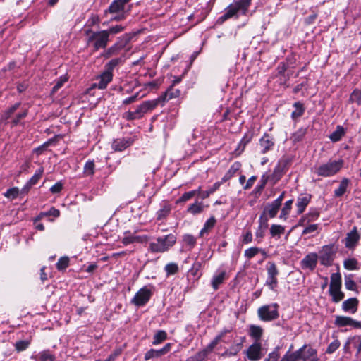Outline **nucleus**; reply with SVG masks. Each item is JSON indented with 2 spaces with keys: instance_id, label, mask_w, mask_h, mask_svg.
Here are the masks:
<instances>
[{
  "instance_id": "15",
  "label": "nucleus",
  "mask_w": 361,
  "mask_h": 361,
  "mask_svg": "<svg viewBox=\"0 0 361 361\" xmlns=\"http://www.w3.org/2000/svg\"><path fill=\"white\" fill-rule=\"evenodd\" d=\"M267 273L268 277L267 279V283L271 289H274L277 285L276 276L278 275V270L274 263L270 264L267 268Z\"/></svg>"
},
{
  "instance_id": "38",
  "label": "nucleus",
  "mask_w": 361,
  "mask_h": 361,
  "mask_svg": "<svg viewBox=\"0 0 361 361\" xmlns=\"http://www.w3.org/2000/svg\"><path fill=\"white\" fill-rule=\"evenodd\" d=\"M294 107L295 110L292 112L291 117L293 119H296L303 114L305 109L303 105L299 102L294 104Z\"/></svg>"
},
{
  "instance_id": "49",
  "label": "nucleus",
  "mask_w": 361,
  "mask_h": 361,
  "mask_svg": "<svg viewBox=\"0 0 361 361\" xmlns=\"http://www.w3.org/2000/svg\"><path fill=\"white\" fill-rule=\"evenodd\" d=\"M69 264V258L68 257H62L56 263V268L59 270H63L66 269Z\"/></svg>"
},
{
  "instance_id": "59",
  "label": "nucleus",
  "mask_w": 361,
  "mask_h": 361,
  "mask_svg": "<svg viewBox=\"0 0 361 361\" xmlns=\"http://www.w3.org/2000/svg\"><path fill=\"white\" fill-rule=\"evenodd\" d=\"M345 286L346 289L350 290H355L356 288V284L355 281L350 277L345 278Z\"/></svg>"
},
{
  "instance_id": "54",
  "label": "nucleus",
  "mask_w": 361,
  "mask_h": 361,
  "mask_svg": "<svg viewBox=\"0 0 361 361\" xmlns=\"http://www.w3.org/2000/svg\"><path fill=\"white\" fill-rule=\"evenodd\" d=\"M205 358V353L199 351L195 355L188 358L185 361H203Z\"/></svg>"
},
{
  "instance_id": "47",
  "label": "nucleus",
  "mask_w": 361,
  "mask_h": 361,
  "mask_svg": "<svg viewBox=\"0 0 361 361\" xmlns=\"http://www.w3.org/2000/svg\"><path fill=\"white\" fill-rule=\"evenodd\" d=\"M122 61V59L121 58H116L111 59L108 63L105 66V70L109 71L110 73H112L114 68L118 66L121 62Z\"/></svg>"
},
{
  "instance_id": "43",
  "label": "nucleus",
  "mask_w": 361,
  "mask_h": 361,
  "mask_svg": "<svg viewBox=\"0 0 361 361\" xmlns=\"http://www.w3.org/2000/svg\"><path fill=\"white\" fill-rule=\"evenodd\" d=\"M216 224V219L214 217H210L204 224L203 228L200 231V235H203L205 233H207L208 231L212 228Z\"/></svg>"
},
{
  "instance_id": "16",
  "label": "nucleus",
  "mask_w": 361,
  "mask_h": 361,
  "mask_svg": "<svg viewBox=\"0 0 361 361\" xmlns=\"http://www.w3.org/2000/svg\"><path fill=\"white\" fill-rule=\"evenodd\" d=\"M171 344L167 343L160 350L150 349L145 355V360H148L154 357H159L166 354L171 349Z\"/></svg>"
},
{
  "instance_id": "62",
  "label": "nucleus",
  "mask_w": 361,
  "mask_h": 361,
  "mask_svg": "<svg viewBox=\"0 0 361 361\" xmlns=\"http://www.w3.org/2000/svg\"><path fill=\"white\" fill-rule=\"evenodd\" d=\"M268 181V176H266L265 175H264L261 180H260V184L259 185H258L257 187V192H256V195L258 194V193H260L261 191L263 190V188H264V185L265 184L267 183V182Z\"/></svg>"
},
{
  "instance_id": "1",
  "label": "nucleus",
  "mask_w": 361,
  "mask_h": 361,
  "mask_svg": "<svg viewBox=\"0 0 361 361\" xmlns=\"http://www.w3.org/2000/svg\"><path fill=\"white\" fill-rule=\"evenodd\" d=\"M248 10V0H235L227 6L224 13L220 16L217 23L222 24L224 21L231 18H238L240 16L246 15Z\"/></svg>"
},
{
  "instance_id": "10",
  "label": "nucleus",
  "mask_w": 361,
  "mask_h": 361,
  "mask_svg": "<svg viewBox=\"0 0 361 361\" xmlns=\"http://www.w3.org/2000/svg\"><path fill=\"white\" fill-rule=\"evenodd\" d=\"M152 295L151 289L145 286L137 292L133 298L131 302L136 306H143L149 300Z\"/></svg>"
},
{
  "instance_id": "40",
  "label": "nucleus",
  "mask_w": 361,
  "mask_h": 361,
  "mask_svg": "<svg viewBox=\"0 0 361 361\" xmlns=\"http://www.w3.org/2000/svg\"><path fill=\"white\" fill-rule=\"evenodd\" d=\"M281 175L282 169L281 167V164L279 163V164L275 167L273 174L270 178L268 177V179L270 178V180L272 181V183L275 184L281 178Z\"/></svg>"
},
{
  "instance_id": "28",
  "label": "nucleus",
  "mask_w": 361,
  "mask_h": 361,
  "mask_svg": "<svg viewBox=\"0 0 361 361\" xmlns=\"http://www.w3.org/2000/svg\"><path fill=\"white\" fill-rule=\"evenodd\" d=\"M226 277V272L224 271H219L214 275L212 280V286L216 290L219 288V286L224 282Z\"/></svg>"
},
{
  "instance_id": "36",
  "label": "nucleus",
  "mask_w": 361,
  "mask_h": 361,
  "mask_svg": "<svg viewBox=\"0 0 361 361\" xmlns=\"http://www.w3.org/2000/svg\"><path fill=\"white\" fill-rule=\"evenodd\" d=\"M285 231L284 226L278 224H273L270 227V233L272 237H277L279 238Z\"/></svg>"
},
{
  "instance_id": "48",
  "label": "nucleus",
  "mask_w": 361,
  "mask_h": 361,
  "mask_svg": "<svg viewBox=\"0 0 361 361\" xmlns=\"http://www.w3.org/2000/svg\"><path fill=\"white\" fill-rule=\"evenodd\" d=\"M124 236L122 238V243L124 245H128L129 244L134 243V235H133L130 231H128L124 232Z\"/></svg>"
},
{
  "instance_id": "37",
  "label": "nucleus",
  "mask_w": 361,
  "mask_h": 361,
  "mask_svg": "<svg viewBox=\"0 0 361 361\" xmlns=\"http://www.w3.org/2000/svg\"><path fill=\"white\" fill-rule=\"evenodd\" d=\"M204 209V205L202 202H195L188 208V212L193 215L201 213Z\"/></svg>"
},
{
  "instance_id": "7",
  "label": "nucleus",
  "mask_w": 361,
  "mask_h": 361,
  "mask_svg": "<svg viewBox=\"0 0 361 361\" xmlns=\"http://www.w3.org/2000/svg\"><path fill=\"white\" fill-rule=\"evenodd\" d=\"M341 278L339 274H333L331 276L329 293L334 302H338L344 298V293L341 290Z\"/></svg>"
},
{
  "instance_id": "17",
  "label": "nucleus",
  "mask_w": 361,
  "mask_h": 361,
  "mask_svg": "<svg viewBox=\"0 0 361 361\" xmlns=\"http://www.w3.org/2000/svg\"><path fill=\"white\" fill-rule=\"evenodd\" d=\"M180 95V90L176 88H174L173 86H171L163 95L156 99V100H159V104L161 102H165L171 99L178 98Z\"/></svg>"
},
{
  "instance_id": "29",
  "label": "nucleus",
  "mask_w": 361,
  "mask_h": 361,
  "mask_svg": "<svg viewBox=\"0 0 361 361\" xmlns=\"http://www.w3.org/2000/svg\"><path fill=\"white\" fill-rule=\"evenodd\" d=\"M226 333V331H224L221 332L219 335L216 336V338L204 350L200 351L205 353V357H207L208 354L213 350V349L221 340L222 337L225 335Z\"/></svg>"
},
{
  "instance_id": "25",
  "label": "nucleus",
  "mask_w": 361,
  "mask_h": 361,
  "mask_svg": "<svg viewBox=\"0 0 361 361\" xmlns=\"http://www.w3.org/2000/svg\"><path fill=\"white\" fill-rule=\"evenodd\" d=\"M259 144L260 147H262V152L263 153H266L267 152L271 150L274 145L273 138L269 135H264L261 138Z\"/></svg>"
},
{
  "instance_id": "63",
  "label": "nucleus",
  "mask_w": 361,
  "mask_h": 361,
  "mask_svg": "<svg viewBox=\"0 0 361 361\" xmlns=\"http://www.w3.org/2000/svg\"><path fill=\"white\" fill-rule=\"evenodd\" d=\"M63 184L61 182H57L50 188V190L52 193H57L61 192Z\"/></svg>"
},
{
  "instance_id": "51",
  "label": "nucleus",
  "mask_w": 361,
  "mask_h": 361,
  "mask_svg": "<svg viewBox=\"0 0 361 361\" xmlns=\"http://www.w3.org/2000/svg\"><path fill=\"white\" fill-rule=\"evenodd\" d=\"M305 228L302 231V235L311 234L316 232L318 229L319 225L316 224H309L304 226Z\"/></svg>"
},
{
  "instance_id": "20",
  "label": "nucleus",
  "mask_w": 361,
  "mask_h": 361,
  "mask_svg": "<svg viewBox=\"0 0 361 361\" xmlns=\"http://www.w3.org/2000/svg\"><path fill=\"white\" fill-rule=\"evenodd\" d=\"M319 216V212L317 210H311L303 216L298 222V226H305L314 221Z\"/></svg>"
},
{
  "instance_id": "53",
  "label": "nucleus",
  "mask_w": 361,
  "mask_h": 361,
  "mask_svg": "<svg viewBox=\"0 0 361 361\" xmlns=\"http://www.w3.org/2000/svg\"><path fill=\"white\" fill-rule=\"evenodd\" d=\"M340 345L341 344L338 340H334L329 345L326 353L329 354L334 353L339 348Z\"/></svg>"
},
{
  "instance_id": "52",
  "label": "nucleus",
  "mask_w": 361,
  "mask_h": 361,
  "mask_svg": "<svg viewBox=\"0 0 361 361\" xmlns=\"http://www.w3.org/2000/svg\"><path fill=\"white\" fill-rule=\"evenodd\" d=\"M171 207L169 205H164L157 212V219H161L166 217L170 212Z\"/></svg>"
},
{
  "instance_id": "11",
  "label": "nucleus",
  "mask_w": 361,
  "mask_h": 361,
  "mask_svg": "<svg viewBox=\"0 0 361 361\" xmlns=\"http://www.w3.org/2000/svg\"><path fill=\"white\" fill-rule=\"evenodd\" d=\"M334 324L338 327L349 326L353 329H361L360 322L345 316H336Z\"/></svg>"
},
{
  "instance_id": "4",
  "label": "nucleus",
  "mask_w": 361,
  "mask_h": 361,
  "mask_svg": "<svg viewBox=\"0 0 361 361\" xmlns=\"http://www.w3.org/2000/svg\"><path fill=\"white\" fill-rule=\"evenodd\" d=\"M159 104V100H148L143 102L137 106L134 111H126L123 114V118L127 121L140 119L148 111L154 109Z\"/></svg>"
},
{
  "instance_id": "42",
  "label": "nucleus",
  "mask_w": 361,
  "mask_h": 361,
  "mask_svg": "<svg viewBox=\"0 0 361 361\" xmlns=\"http://www.w3.org/2000/svg\"><path fill=\"white\" fill-rule=\"evenodd\" d=\"M30 344V340H20L16 341L14 346L17 352H21L26 350Z\"/></svg>"
},
{
  "instance_id": "18",
  "label": "nucleus",
  "mask_w": 361,
  "mask_h": 361,
  "mask_svg": "<svg viewBox=\"0 0 361 361\" xmlns=\"http://www.w3.org/2000/svg\"><path fill=\"white\" fill-rule=\"evenodd\" d=\"M359 301L356 298H349L342 303V309L345 312L355 314L357 310Z\"/></svg>"
},
{
  "instance_id": "8",
  "label": "nucleus",
  "mask_w": 361,
  "mask_h": 361,
  "mask_svg": "<svg viewBox=\"0 0 361 361\" xmlns=\"http://www.w3.org/2000/svg\"><path fill=\"white\" fill-rule=\"evenodd\" d=\"M88 42L92 43L96 50L105 48L109 42L108 32L102 30L99 32H88Z\"/></svg>"
},
{
  "instance_id": "34",
  "label": "nucleus",
  "mask_w": 361,
  "mask_h": 361,
  "mask_svg": "<svg viewBox=\"0 0 361 361\" xmlns=\"http://www.w3.org/2000/svg\"><path fill=\"white\" fill-rule=\"evenodd\" d=\"M293 202V200H290L285 202V204L281 209V214L279 215V218L281 219H283V220L287 219V218L290 212L291 208H292Z\"/></svg>"
},
{
  "instance_id": "32",
  "label": "nucleus",
  "mask_w": 361,
  "mask_h": 361,
  "mask_svg": "<svg viewBox=\"0 0 361 361\" xmlns=\"http://www.w3.org/2000/svg\"><path fill=\"white\" fill-rule=\"evenodd\" d=\"M349 183L348 178H343L338 188L334 190V195L337 197H341L346 192Z\"/></svg>"
},
{
  "instance_id": "35",
  "label": "nucleus",
  "mask_w": 361,
  "mask_h": 361,
  "mask_svg": "<svg viewBox=\"0 0 361 361\" xmlns=\"http://www.w3.org/2000/svg\"><path fill=\"white\" fill-rule=\"evenodd\" d=\"M123 49V46L118 43L114 44L111 47H109L104 54V56L105 58H109L114 55L117 54L121 49Z\"/></svg>"
},
{
  "instance_id": "21",
  "label": "nucleus",
  "mask_w": 361,
  "mask_h": 361,
  "mask_svg": "<svg viewBox=\"0 0 361 361\" xmlns=\"http://www.w3.org/2000/svg\"><path fill=\"white\" fill-rule=\"evenodd\" d=\"M310 199L311 196L310 195H300L298 197L296 202L298 214H300L305 211L310 203Z\"/></svg>"
},
{
  "instance_id": "26",
  "label": "nucleus",
  "mask_w": 361,
  "mask_h": 361,
  "mask_svg": "<svg viewBox=\"0 0 361 361\" xmlns=\"http://www.w3.org/2000/svg\"><path fill=\"white\" fill-rule=\"evenodd\" d=\"M302 361H319L317 350L312 348H307L302 352Z\"/></svg>"
},
{
  "instance_id": "23",
  "label": "nucleus",
  "mask_w": 361,
  "mask_h": 361,
  "mask_svg": "<svg viewBox=\"0 0 361 361\" xmlns=\"http://www.w3.org/2000/svg\"><path fill=\"white\" fill-rule=\"evenodd\" d=\"M264 329L257 325H250V336L254 340V342H262V337Z\"/></svg>"
},
{
  "instance_id": "2",
  "label": "nucleus",
  "mask_w": 361,
  "mask_h": 361,
  "mask_svg": "<svg viewBox=\"0 0 361 361\" xmlns=\"http://www.w3.org/2000/svg\"><path fill=\"white\" fill-rule=\"evenodd\" d=\"M130 0H114L105 11V14L111 15V21H121L125 19L129 13L131 6L128 4Z\"/></svg>"
},
{
  "instance_id": "50",
  "label": "nucleus",
  "mask_w": 361,
  "mask_h": 361,
  "mask_svg": "<svg viewBox=\"0 0 361 361\" xmlns=\"http://www.w3.org/2000/svg\"><path fill=\"white\" fill-rule=\"evenodd\" d=\"M221 183L216 182L215 183L211 188L208 190L203 191L201 192V197L202 199L207 198L211 194H212L214 191H216L220 186Z\"/></svg>"
},
{
  "instance_id": "57",
  "label": "nucleus",
  "mask_w": 361,
  "mask_h": 361,
  "mask_svg": "<svg viewBox=\"0 0 361 361\" xmlns=\"http://www.w3.org/2000/svg\"><path fill=\"white\" fill-rule=\"evenodd\" d=\"M279 357V348H276L273 352L269 354L268 357L264 361H278Z\"/></svg>"
},
{
  "instance_id": "6",
  "label": "nucleus",
  "mask_w": 361,
  "mask_h": 361,
  "mask_svg": "<svg viewBox=\"0 0 361 361\" xmlns=\"http://www.w3.org/2000/svg\"><path fill=\"white\" fill-rule=\"evenodd\" d=\"M257 315L264 322L275 320L279 317V305L276 303H272L262 306L257 310Z\"/></svg>"
},
{
  "instance_id": "39",
  "label": "nucleus",
  "mask_w": 361,
  "mask_h": 361,
  "mask_svg": "<svg viewBox=\"0 0 361 361\" xmlns=\"http://www.w3.org/2000/svg\"><path fill=\"white\" fill-rule=\"evenodd\" d=\"M167 338L166 333L164 331H158L154 336L152 344L158 345L165 341Z\"/></svg>"
},
{
  "instance_id": "9",
  "label": "nucleus",
  "mask_w": 361,
  "mask_h": 361,
  "mask_svg": "<svg viewBox=\"0 0 361 361\" xmlns=\"http://www.w3.org/2000/svg\"><path fill=\"white\" fill-rule=\"evenodd\" d=\"M266 344L262 342H253L250 345V360H261L267 353Z\"/></svg>"
},
{
  "instance_id": "45",
  "label": "nucleus",
  "mask_w": 361,
  "mask_h": 361,
  "mask_svg": "<svg viewBox=\"0 0 361 361\" xmlns=\"http://www.w3.org/2000/svg\"><path fill=\"white\" fill-rule=\"evenodd\" d=\"M200 193V188L192 191H189L188 192L184 193L180 198L177 201V202H186L188 200L193 197L196 194Z\"/></svg>"
},
{
  "instance_id": "64",
  "label": "nucleus",
  "mask_w": 361,
  "mask_h": 361,
  "mask_svg": "<svg viewBox=\"0 0 361 361\" xmlns=\"http://www.w3.org/2000/svg\"><path fill=\"white\" fill-rule=\"evenodd\" d=\"M39 359L40 361H54V357L47 353H42Z\"/></svg>"
},
{
  "instance_id": "24",
  "label": "nucleus",
  "mask_w": 361,
  "mask_h": 361,
  "mask_svg": "<svg viewBox=\"0 0 361 361\" xmlns=\"http://www.w3.org/2000/svg\"><path fill=\"white\" fill-rule=\"evenodd\" d=\"M43 172L44 169L42 167L37 169L34 176L27 181V183L23 187V190L25 192H27L32 185H35L38 182V180L42 177Z\"/></svg>"
},
{
  "instance_id": "56",
  "label": "nucleus",
  "mask_w": 361,
  "mask_h": 361,
  "mask_svg": "<svg viewBox=\"0 0 361 361\" xmlns=\"http://www.w3.org/2000/svg\"><path fill=\"white\" fill-rule=\"evenodd\" d=\"M68 78L66 76L61 77L60 79L56 82V85L53 87L51 93L54 94L60 89L65 82H66Z\"/></svg>"
},
{
  "instance_id": "60",
  "label": "nucleus",
  "mask_w": 361,
  "mask_h": 361,
  "mask_svg": "<svg viewBox=\"0 0 361 361\" xmlns=\"http://www.w3.org/2000/svg\"><path fill=\"white\" fill-rule=\"evenodd\" d=\"M350 99L353 102H356L358 104L361 103V90H355L351 95H350Z\"/></svg>"
},
{
  "instance_id": "33",
  "label": "nucleus",
  "mask_w": 361,
  "mask_h": 361,
  "mask_svg": "<svg viewBox=\"0 0 361 361\" xmlns=\"http://www.w3.org/2000/svg\"><path fill=\"white\" fill-rule=\"evenodd\" d=\"M345 132V129L341 126H338L335 131H334L330 135L329 139L334 142L339 141L343 136H344Z\"/></svg>"
},
{
  "instance_id": "46",
  "label": "nucleus",
  "mask_w": 361,
  "mask_h": 361,
  "mask_svg": "<svg viewBox=\"0 0 361 361\" xmlns=\"http://www.w3.org/2000/svg\"><path fill=\"white\" fill-rule=\"evenodd\" d=\"M164 270L166 271L167 275H171L175 274L178 271V264L173 262L167 264L165 267Z\"/></svg>"
},
{
  "instance_id": "55",
  "label": "nucleus",
  "mask_w": 361,
  "mask_h": 361,
  "mask_svg": "<svg viewBox=\"0 0 361 361\" xmlns=\"http://www.w3.org/2000/svg\"><path fill=\"white\" fill-rule=\"evenodd\" d=\"M19 193V190L18 188H13L6 191L4 195L10 199H15L18 197Z\"/></svg>"
},
{
  "instance_id": "58",
  "label": "nucleus",
  "mask_w": 361,
  "mask_h": 361,
  "mask_svg": "<svg viewBox=\"0 0 361 361\" xmlns=\"http://www.w3.org/2000/svg\"><path fill=\"white\" fill-rule=\"evenodd\" d=\"M183 241L184 243L190 246V247H192L196 244V240L192 235H185L183 236Z\"/></svg>"
},
{
  "instance_id": "31",
  "label": "nucleus",
  "mask_w": 361,
  "mask_h": 361,
  "mask_svg": "<svg viewBox=\"0 0 361 361\" xmlns=\"http://www.w3.org/2000/svg\"><path fill=\"white\" fill-rule=\"evenodd\" d=\"M255 257H257V260L259 262H262L266 258V253L262 250L256 247H251L250 248V258H253Z\"/></svg>"
},
{
  "instance_id": "22",
  "label": "nucleus",
  "mask_w": 361,
  "mask_h": 361,
  "mask_svg": "<svg viewBox=\"0 0 361 361\" xmlns=\"http://www.w3.org/2000/svg\"><path fill=\"white\" fill-rule=\"evenodd\" d=\"M360 239L357 228L355 227L350 233L347 234L345 238V247L348 248L353 247Z\"/></svg>"
},
{
  "instance_id": "30",
  "label": "nucleus",
  "mask_w": 361,
  "mask_h": 361,
  "mask_svg": "<svg viewBox=\"0 0 361 361\" xmlns=\"http://www.w3.org/2000/svg\"><path fill=\"white\" fill-rule=\"evenodd\" d=\"M281 206L278 202L273 201L266 207L265 212L270 218H274L276 216Z\"/></svg>"
},
{
  "instance_id": "61",
  "label": "nucleus",
  "mask_w": 361,
  "mask_h": 361,
  "mask_svg": "<svg viewBox=\"0 0 361 361\" xmlns=\"http://www.w3.org/2000/svg\"><path fill=\"white\" fill-rule=\"evenodd\" d=\"M123 30H124L123 26H122L121 25H118L110 27L109 30H107L106 31L108 32V35L109 36L110 35H115V34L119 33V32H122Z\"/></svg>"
},
{
  "instance_id": "14",
  "label": "nucleus",
  "mask_w": 361,
  "mask_h": 361,
  "mask_svg": "<svg viewBox=\"0 0 361 361\" xmlns=\"http://www.w3.org/2000/svg\"><path fill=\"white\" fill-rule=\"evenodd\" d=\"M113 74L109 71H104L99 76L98 82L94 83L93 87H98L100 90L105 89L107 85L112 80Z\"/></svg>"
},
{
  "instance_id": "12",
  "label": "nucleus",
  "mask_w": 361,
  "mask_h": 361,
  "mask_svg": "<svg viewBox=\"0 0 361 361\" xmlns=\"http://www.w3.org/2000/svg\"><path fill=\"white\" fill-rule=\"evenodd\" d=\"M334 250L332 245H326L322 247L319 252V259L322 264L328 266L331 264L334 260Z\"/></svg>"
},
{
  "instance_id": "5",
  "label": "nucleus",
  "mask_w": 361,
  "mask_h": 361,
  "mask_svg": "<svg viewBox=\"0 0 361 361\" xmlns=\"http://www.w3.org/2000/svg\"><path fill=\"white\" fill-rule=\"evenodd\" d=\"M176 242V237L173 234L159 237L149 244V250L152 252H164L173 247Z\"/></svg>"
},
{
  "instance_id": "27",
  "label": "nucleus",
  "mask_w": 361,
  "mask_h": 361,
  "mask_svg": "<svg viewBox=\"0 0 361 361\" xmlns=\"http://www.w3.org/2000/svg\"><path fill=\"white\" fill-rule=\"evenodd\" d=\"M131 145L130 140L116 139L112 143V148L115 151L121 152Z\"/></svg>"
},
{
  "instance_id": "13",
  "label": "nucleus",
  "mask_w": 361,
  "mask_h": 361,
  "mask_svg": "<svg viewBox=\"0 0 361 361\" xmlns=\"http://www.w3.org/2000/svg\"><path fill=\"white\" fill-rule=\"evenodd\" d=\"M317 254L311 252L307 255L301 261L302 269L313 270L317 266Z\"/></svg>"
},
{
  "instance_id": "44",
  "label": "nucleus",
  "mask_w": 361,
  "mask_h": 361,
  "mask_svg": "<svg viewBox=\"0 0 361 361\" xmlns=\"http://www.w3.org/2000/svg\"><path fill=\"white\" fill-rule=\"evenodd\" d=\"M94 172V163L93 161H87L84 166V173L85 176H92Z\"/></svg>"
},
{
  "instance_id": "3",
  "label": "nucleus",
  "mask_w": 361,
  "mask_h": 361,
  "mask_svg": "<svg viewBox=\"0 0 361 361\" xmlns=\"http://www.w3.org/2000/svg\"><path fill=\"white\" fill-rule=\"evenodd\" d=\"M344 161L343 159H329L327 162L315 166L312 171L318 176L327 178L337 174L343 168Z\"/></svg>"
},
{
  "instance_id": "41",
  "label": "nucleus",
  "mask_w": 361,
  "mask_h": 361,
  "mask_svg": "<svg viewBox=\"0 0 361 361\" xmlns=\"http://www.w3.org/2000/svg\"><path fill=\"white\" fill-rule=\"evenodd\" d=\"M343 266L348 270H356V269H358L357 261L355 258L346 259L343 262Z\"/></svg>"
},
{
  "instance_id": "19",
  "label": "nucleus",
  "mask_w": 361,
  "mask_h": 361,
  "mask_svg": "<svg viewBox=\"0 0 361 361\" xmlns=\"http://www.w3.org/2000/svg\"><path fill=\"white\" fill-rule=\"evenodd\" d=\"M306 348V345H303L302 348L295 352H290L288 350L282 357L281 361H300L302 360V352Z\"/></svg>"
}]
</instances>
